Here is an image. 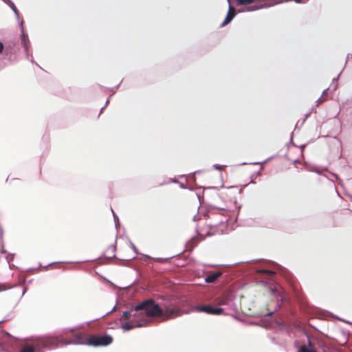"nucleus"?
<instances>
[{"label":"nucleus","instance_id":"18","mask_svg":"<svg viewBox=\"0 0 352 352\" xmlns=\"http://www.w3.org/2000/svg\"><path fill=\"white\" fill-rule=\"evenodd\" d=\"M7 289V287L5 285H0V292L5 291Z\"/></svg>","mask_w":352,"mask_h":352},{"label":"nucleus","instance_id":"20","mask_svg":"<svg viewBox=\"0 0 352 352\" xmlns=\"http://www.w3.org/2000/svg\"><path fill=\"white\" fill-rule=\"evenodd\" d=\"M156 261H158V262H164V261H165V260L162 259V258H156Z\"/></svg>","mask_w":352,"mask_h":352},{"label":"nucleus","instance_id":"8","mask_svg":"<svg viewBox=\"0 0 352 352\" xmlns=\"http://www.w3.org/2000/svg\"><path fill=\"white\" fill-rule=\"evenodd\" d=\"M230 299L226 296H221L217 298L214 300V305L216 307H220L221 306L227 305L229 304Z\"/></svg>","mask_w":352,"mask_h":352},{"label":"nucleus","instance_id":"19","mask_svg":"<svg viewBox=\"0 0 352 352\" xmlns=\"http://www.w3.org/2000/svg\"><path fill=\"white\" fill-rule=\"evenodd\" d=\"M4 45L2 42L0 41V53H1L3 50Z\"/></svg>","mask_w":352,"mask_h":352},{"label":"nucleus","instance_id":"9","mask_svg":"<svg viewBox=\"0 0 352 352\" xmlns=\"http://www.w3.org/2000/svg\"><path fill=\"white\" fill-rule=\"evenodd\" d=\"M146 324V320L144 319V320H142L140 322H138L135 325L131 324L129 322H126V323L122 324V328L124 330H131L134 327H142L143 325H144Z\"/></svg>","mask_w":352,"mask_h":352},{"label":"nucleus","instance_id":"1","mask_svg":"<svg viewBox=\"0 0 352 352\" xmlns=\"http://www.w3.org/2000/svg\"><path fill=\"white\" fill-rule=\"evenodd\" d=\"M135 311H144L147 317L161 318L162 321L174 319L183 314V311L178 308L166 307L162 308L153 299H147L135 306Z\"/></svg>","mask_w":352,"mask_h":352},{"label":"nucleus","instance_id":"4","mask_svg":"<svg viewBox=\"0 0 352 352\" xmlns=\"http://www.w3.org/2000/svg\"><path fill=\"white\" fill-rule=\"evenodd\" d=\"M280 0H262L256 2L255 4L251 6H249L246 9V10L250 12L257 10L262 8H269L278 3H280Z\"/></svg>","mask_w":352,"mask_h":352},{"label":"nucleus","instance_id":"2","mask_svg":"<svg viewBox=\"0 0 352 352\" xmlns=\"http://www.w3.org/2000/svg\"><path fill=\"white\" fill-rule=\"evenodd\" d=\"M36 348L41 349L48 346H57L59 344L67 345L74 343V341L64 340L61 336H44L38 338L34 340Z\"/></svg>","mask_w":352,"mask_h":352},{"label":"nucleus","instance_id":"3","mask_svg":"<svg viewBox=\"0 0 352 352\" xmlns=\"http://www.w3.org/2000/svg\"><path fill=\"white\" fill-rule=\"evenodd\" d=\"M113 342V338L110 335H91L87 337L85 344L95 346H106Z\"/></svg>","mask_w":352,"mask_h":352},{"label":"nucleus","instance_id":"11","mask_svg":"<svg viewBox=\"0 0 352 352\" xmlns=\"http://www.w3.org/2000/svg\"><path fill=\"white\" fill-rule=\"evenodd\" d=\"M257 273L262 274H266L268 276H273L275 274L274 272H273L272 270H257Z\"/></svg>","mask_w":352,"mask_h":352},{"label":"nucleus","instance_id":"5","mask_svg":"<svg viewBox=\"0 0 352 352\" xmlns=\"http://www.w3.org/2000/svg\"><path fill=\"white\" fill-rule=\"evenodd\" d=\"M195 310L199 312H204L210 315H221L224 314V309L221 307H216L210 305H201L195 307Z\"/></svg>","mask_w":352,"mask_h":352},{"label":"nucleus","instance_id":"7","mask_svg":"<svg viewBox=\"0 0 352 352\" xmlns=\"http://www.w3.org/2000/svg\"><path fill=\"white\" fill-rule=\"evenodd\" d=\"M221 275V272L210 273L206 276L205 281L208 283H214Z\"/></svg>","mask_w":352,"mask_h":352},{"label":"nucleus","instance_id":"15","mask_svg":"<svg viewBox=\"0 0 352 352\" xmlns=\"http://www.w3.org/2000/svg\"><path fill=\"white\" fill-rule=\"evenodd\" d=\"M131 311H135L134 309L131 311H124L121 317V319L128 320L132 315L131 314Z\"/></svg>","mask_w":352,"mask_h":352},{"label":"nucleus","instance_id":"14","mask_svg":"<svg viewBox=\"0 0 352 352\" xmlns=\"http://www.w3.org/2000/svg\"><path fill=\"white\" fill-rule=\"evenodd\" d=\"M20 352H35V348L31 346L25 345L21 349Z\"/></svg>","mask_w":352,"mask_h":352},{"label":"nucleus","instance_id":"21","mask_svg":"<svg viewBox=\"0 0 352 352\" xmlns=\"http://www.w3.org/2000/svg\"><path fill=\"white\" fill-rule=\"evenodd\" d=\"M1 347H2V344H1V342H0V349H1Z\"/></svg>","mask_w":352,"mask_h":352},{"label":"nucleus","instance_id":"6","mask_svg":"<svg viewBox=\"0 0 352 352\" xmlns=\"http://www.w3.org/2000/svg\"><path fill=\"white\" fill-rule=\"evenodd\" d=\"M236 15L235 8L231 6H229V9L226 15V17L223 22L221 23V27L226 26L231 22Z\"/></svg>","mask_w":352,"mask_h":352},{"label":"nucleus","instance_id":"17","mask_svg":"<svg viewBox=\"0 0 352 352\" xmlns=\"http://www.w3.org/2000/svg\"><path fill=\"white\" fill-rule=\"evenodd\" d=\"M296 3H305L307 0H294Z\"/></svg>","mask_w":352,"mask_h":352},{"label":"nucleus","instance_id":"16","mask_svg":"<svg viewBox=\"0 0 352 352\" xmlns=\"http://www.w3.org/2000/svg\"><path fill=\"white\" fill-rule=\"evenodd\" d=\"M327 94V89H324L323 91L322 96L318 99V102L319 104L322 103L323 102H324L327 100L326 98H324V95H326Z\"/></svg>","mask_w":352,"mask_h":352},{"label":"nucleus","instance_id":"10","mask_svg":"<svg viewBox=\"0 0 352 352\" xmlns=\"http://www.w3.org/2000/svg\"><path fill=\"white\" fill-rule=\"evenodd\" d=\"M236 6L249 5L253 3L255 0H235Z\"/></svg>","mask_w":352,"mask_h":352},{"label":"nucleus","instance_id":"12","mask_svg":"<svg viewBox=\"0 0 352 352\" xmlns=\"http://www.w3.org/2000/svg\"><path fill=\"white\" fill-rule=\"evenodd\" d=\"M298 352H316V351L311 348H309L305 345H302L299 348Z\"/></svg>","mask_w":352,"mask_h":352},{"label":"nucleus","instance_id":"13","mask_svg":"<svg viewBox=\"0 0 352 352\" xmlns=\"http://www.w3.org/2000/svg\"><path fill=\"white\" fill-rule=\"evenodd\" d=\"M290 286L293 289L294 292L295 293L296 296H298L299 295V289H298V285L295 283L294 282L292 281L290 283Z\"/></svg>","mask_w":352,"mask_h":352}]
</instances>
